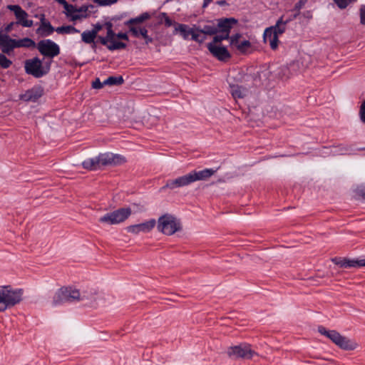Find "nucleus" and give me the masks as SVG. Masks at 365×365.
<instances>
[{"label": "nucleus", "mask_w": 365, "mask_h": 365, "mask_svg": "<svg viewBox=\"0 0 365 365\" xmlns=\"http://www.w3.org/2000/svg\"><path fill=\"white\" fill-rule=\"evenodd\" d=\"M23 290L10 286H0V312L19 304L22 299Z\"/></svg>", "instance_id": "f257e3e1"}, {"label": "nucleus", "mask_w": 365, "mask_h": 365, "mask_svg": "<svg viewBox=\"0 0 365 365\" xmlns=\"http://www.w3.org/2000/svg\"><path fill=\"white\" fill-rule=\"evenodd\" d=\"M291 21V19L284 20L282 16L273 26L267 28L264 30L263 38L265 43H268L272 50L278 47L279 36L282 34L286 30V25Z\"/></svg>", "instance_id": "f03ea898"}, {"label": "nucleus", "mask_w": 365, "mask_h": 365, "mask_svg": "<svg viewBox=\"0 0 365 365\" xmlns=\"http://www.w3.org/2000/svg\"><path fill=\"white\" fill-rule=\"evenodd\" d=\"M85 298V295L81 294L78 289L71 287H61L55 293L52 304L58 306L66 302L83 300Z\"/></svg>", "instance_id": "7ed1b4c3"}, {"label": "nucleus", "mask_w": 365, "mask_h": 365, "mask_svg": "<svg viewBox=\"0 0 365 365\" xmlns=\"http://www.w3.org/2000/svg\"><path fill=\"white\" fill-rule=\"evenodd\" d=\"M156 223L158 230L165 235H173L182 229L180 220L168 213L160 216Z\"/></svg>", "instance_id": "20e7f679"}, {"label": "nucleus", "mask_w": 365, "mask_h": 365, "mask_svg": "<svg viewBox=\"0 0 365 365\" xmlns=\"http://www.w3.org/2000/svg\"><path fill=\"white\" fill-rule=\"evenodd\" d=\"M319 332L329 338L333 343L344 350H354L357 347V343L341 335L335 330H327L325 327L319 326Z\"/></svg>", "instance_id": "39448f33"}, {"label": "nucleus", "mask_w": 365, "mask_h": 365, "mask_svg": "<svg viewBox=\"0 0 365 365\" xmlns=\"http://www.w3.org/2000/svg\"><path fill=\"white\" fill-rule=\"evenodd\" d=\"M51 63V61L43 63L38 57H34L25 61L24 68L27 74L38 78L48 73Z\"/></svg>", "instance_id": "423d86ee"}, {"label": "nucleus", "mask_w": 365, "mask_h": 365, "mask_svg": "<svg viewBox=\"0 0 365 365\" xmlns=\"http://www.w3.org/2000/svg\"><path fill=\"white\" fill-rule=\"evenodd\" d=\"M106 26H107L106 36V37H100L101 43L103 45L106 46L107 48L110 51L125 48L126 47V44L123 42L117 41L115 40V37L120 38V39L128 41V37L127 34L118 33V34H115L112 29V24L110 23H108L106 24Z\"/></svg>", "instance_id": "0eeeda50"}, {"label": "nucleus", "mask_w": 365, "mask_h": 365, "mask_svg": "<svg viewBox=\"0 0 365 365\" xmlns=\"http://www.w3.org/2000/svg\"><path fill=\"white\" fill-rule=\"evenodd\" d=\"M131 215V209L124 207L106 213L101 217L98 221L107 225H116L123 222Z\"/></svg>", "instance_id": "6e6552de"}, {"label": "nucleus", "mask_w": 365, "mask_h": 365, "mask_svg": "<svg viewBox=\"0 0 365 365\" xmlns=\"http://www.w3.org/2000/svg\"><path fill=\"white\" fill-rule=\"evenodd\" d=\"M195 27L196 25H194L192 28H190L187 24H178L175 30L180 34L184 40H187L191 36L192 41L202 43L205 41L206 38L197 34Z\"/></svg>", "instance_id": "1a4fd4ad"}, {"label": "nucleus", "mask_w": 365, "mask_h": 365, "mask_svg": "<svg viewBox=\"0 0 365 365\" xmlns=\"http://www.w3.org/2000/svg\"><path fill=\"white\" fill-rule=\"evenodd\" d=\"M229 356L238 359H250L253 357L256 353L252 350L251 346L248 344H241L237 346H230L227 349Z\"/></svg>", "instance_id": "9d476101"}, {"label": "nucleus", "mask_w": 365, "mask_h": 365, "mask_svg": "<svg viewBox=\"0 0 365 365\" xmlns=\"http://www.w3.org/2000/svg\"><path fill=\"white\" fill-rule=\"evenodd\" d=\"M37 48L42 55L51 58L60 53L58 45L50 39L40 41L37 44Z\"/></svg>", "instance_id": "9b49d317"}, {"label": "nucleus", "mask_w": 365, "mask_h": 365, "mask_svg": "<svg viewBox=\"0 0 365 365\" xmlns=\"http://www.w3.org/2000/svg\"><path fill=\"white\" fill-rule=\"evenodd\" d=\"M94 7L93 5H83L78 8L72 5V8L69 9L66 16L71 21H76L88 17L91 13V9Z\"/></svg>", "instance_id": "f8f14e48"}, {"label": "nucleus", "mask_w": 365, "mask_h": 365, "mask_svg": "<svg viewBox=\"0 0 365 365\" xmlns=\"http://www.w3.org/2000/svg\"><path fill=\"white\" fill-rule=\"evenodd\" d=\"M8 9L14 12L17 25L23 27H31L34 25L33 20L29 19V14L20 6L9 5Z\"/></svg>", "instance_id": "ddd939ff"}, {"label": "nucleus", "mask_w": 365, "mask_h": 365, "mask_svg": "<svg viewBox=\"0 0 365 365\" xmlns=\"http://www.w3.org/2000/svg\"><path fill=\"white\" fill-rule=\"evenodd\" d=\"M194 178L192 173V171L187 175L183 176H180L174 180H169L167 181L165 185L161 188L162 190H165L166 188H169L171 190L175 189L177 187H181L184 186H187L192 182H194Z\"/></svg>", "instance_id": "4468645a"}, {"label": "nucleus", "mask_w": 365, "mask_h": 365, "mask_svg": "<svg viewBox=\"0 0 365 365\" xmlns=\"http://www.w3.org/2000/svg\"><path fill=\"white\" fill-rule=\"evenodd\" d=\"M156 225V220L150 219L144 222L130 225L126 227L127 232L134 235H138L140 232L148 233L150 232Z\"/></svg>", "instance_id": "2eb2a0df"}, {"label": "nucleus", "mask_w": 365, "mask_h": 365, "mask_svg": "<svg viewBox=\"0 0 365 365\" xmlns=\"http://www.w3.org/2000/svg\"><path fill=\"white\" fill-rule=\"evenodd\" d=\"M100 163L101 166L116 165L125 162L123 156L112 153L99 154Z\"/></svg>", "instance_id": "dca6fc26"}, {"label": "nucleus", "mask_w": 365, "mask_h": 365, "mask_svg": "<svg viewBox=\"0 0 365 365\" xmlns=\"http://www.w3.org/2000/svg\"><path fill=\"white\" fill-rule=\"evenodd\" d=\"M207 47L210 53L219 61H225L230 58V54L225 46L209 43Z\"/></svg>", "instance_id": "f3484780"}, {"label": "nucleus", "mask_w": 365, "mask_h": 365, "mask_svg": "<svg viewBox=\"0 0 365 365\" xmlns=\"http://www.w3.org/2000/svg\"><path fill=\"white\" fill-rule=\"evenodd\" d=\"M237 20L235 18H222L217 19L215 26H217V34L227 33L230 35L231 29L234 25L237 24Z\"/></svg>", "instance_id": "a211bd4d"}, {"label": "nucleus", "mask_w": 365, "mask_h": 365, "mask_svg": "<svg viewBox=\"0 0 365 365\" xmlns=\"http://www.w3.org/2000/svg\"><path fill=\"white\" fill-rule=\"evenodd\" d=\"M16 48V39L6 34L0 35V49L4 53L9 54Z\"/></svg>", "instance_id": "6ab92c4d"}, {"label": "nucleus", "mask_w": 365, "mask_h": 365, "mask_svg": "<svg viewBox=\"0 0 365 365\" xmlns=\"http://www.w3.org/2000/svg\"><path fill=\"white\" fill-rule=\"evenodd\" d=\"M195 29L197 34L204 36L205 38L206 35L212 36L217 34V26H215V21H207L202 27L196 26Z\"/></svg>", "instance_id": "aec40b11"}, {"label": "nucleus", "mask_w": 365, "mask_h": 365, "mask_svg": "<svg viewBox=\"0 0 365 365\" xmlns=\"http://www.w3.org/2000/svg\"><path fill=\"white\" fill-rule=\"evenodd\" d=\"M42 96V90L33 88L21 95V98L25 101H36Z\"/></svg>", "instance_id": "412c9836"}, {"label": "nucleus", "mask_w": 365, "mask_h": 365, "mask_svg": "<svg viewBox=\"0 0 365 365\" xmlns=\"http://www.w3.org/2000/svg\"><path fill=\"white\" fill-rule=\"evenodd\" d=\"M215 172L216 170L212 168H206L200 171L193 170L192 171V173L193 175L194 181L195 182L198 180H205L214 175Z\"/></svg>", "instance_id": "4be33fe9"}, {"label": "nucleus", "mask_w": 365, "mask_h": 365, "mask_svg": "<svg viewBox=\"0 0 365 365\" xmlns=\"http://www.w3.org/2000/svg\"><path fill=\"white\" fill-rule=\"evenodd\" d=\"M82 165L86 170H96L98 169L101 166L99 155L85 160L82 163Z\"/></svg>", "instance_id": "5701e85b"}, {"label": "nucleus", "mask_w": 365, "mask_h": 365, "mask_svg": "<svg viewBox=\"0 0 365 365\" xmlns=\"http://www.w3.org/2000/svg\"><path fill=\"white\" fill-rule=\"evenodd\" d=\"M36 43L30 38L26 37L21 39H16V48H34Z\"/></svg>", "instance_id": "b1692460"}, {"label": "nucleus", "mask_w": 365, "mask_h": 365, "mask_svg": "<svg viewBox=\"0 0 365 365\" xmlns=\"http://www.w3.org/2000/svg\"><path fill=\"white\" fill-rule=\"evenodd\" d=\"M346 268H359L365 267V258L362 259H345Z\"/></svg>", "instance_id": "393cba45"}, {"label": "nucleus", "mask_w": 365, "mask_h": 365, "mask_svg": "<svg viewBox=\"0 0 365 365\" xmlns=\"http://www.w3.org/2000/svg\"><path fill=\"white\" fill-rule=\"evenodd\" d=\"M230 93L234 98H242L245 96V89L238 85H230Z\"/></svg>", "instance_id": "a878e982"}, {"label": "nucleus", "mask_w": 365, "mask_h": 365, "mask_svg": "<svg viewBox=\"0 0 365 365\" xmlns=\"http://www.w3.org/2000/svg\"><path fill=\"white\" fill-rule=\"evenodd\" d=\"M96 38V31L86 30V31H84L81 34L82 41L84 43H88V44L93 43Z\"/></svg>", "instance_id": "bb28decb"}, {"label": "nucleus", "mask_w": 365, "mask_h": 365, "mask_svg": "<svg viewBox=\"0 0 365 365\" xmlns=\"http://www.w3.org/2000/svg\"><path fill=\"white\" fill-rule=\"evenodd\" d=\"M56 31L58 34H74V33L80 32L79 30H78L73 26H59V27L56 28Z\"/></svg>", "instance_id": "cd10ccee"}, {"label": "nucleus", "mask_w": 365, "mask_h": 365, "mask_svg": "<svg viewBox=\"0 0 365 365\" xmlns=\"http://www.w3.org/2000/svg\"><path fill=\"white\" fill-rule=\"evenodd\" d=\"M124 82V80L121 76H110L104 81V84L113 86V85H121Z\"/></svg>", "instance_id": "c85d7f7f"}, {"label": "nucleus", "mask_w": 365, "mask_h": 365, "mask_svg": "<svg viewBox=\"0 0 365 365\" xmlns=\"http://www.w3.org/2000/svg\"><path fill=\"white\" fill-rule=\"evenodd\" d=\"M150 15L148 13H143L139 16L133 19H130L126 22L127 25H134L136 24L142 23L143 21L147 20L149 19Z\"/></svg>", "instance_id": "c756f323"}, {"label": "nucleus", "mask_w": 365, "mask_h": 365, "mask_svg": "<svg viewBox=\"0 0 365 365\" xmlns=\"http://www.w3.org/2000/svg\"><path fill=\"white\" fill-rule=\"evenodd\" d=\"M38 30L42 31L46 36H48L53 32L54 29L49 22L43 21Z\"/></svg>", "instance_id": "7c9ffc66"}, {"label": "nucleus", "mask_w": 365, "mask_h": 365, "mask_svg": "<svg viewBox=\"0 0 365 365\" xmlns=\"http://www.w3.org/2000/svg\"><path fill=\"white\" fill-rule=\"evenodd\" d=\"M251 47V43L247 40H244L236 46L240 53H245Z\"/></svg>", "instance_id": "2f4dec72"}, {"label": "nucleus", "mask_w": 365, "mask_h": 365, "mask_svg": "<svg viewBox=\"0 0 365 365\" xmlns=\"http://www.w3.org/2000/svg\"><path fill=\"white\" fill-rule=\"evenodd\" d=\"M215 36L213 38V40L211 43H214L215 45H217L218 43H221L223 40L229 39L230 35L227 33H220V34Z\"/></svg>", "instance_id": "473e14b6"}, {"label": "nucleus", "mask_w": 365, "mask_h": 365, "mask_svg": "<svg viewBox=\"0 0 365 365\" xmlns=\"http://www.w3.org/2000/svg\"><path fill=\"white\" fill-rule=\"evenodd\" d=\"M12 62L7 58L4 54H0V67L3 68H8L11 65Z\"/></svg>", "instance_id": "72a5a7b5"}, {"label": "nucleus", "mask_w": 365, "mask_h": 365, "mask_svg": "<svg viewBox=\"0 0 365 365\" xmlns=\"http://www.w3.org/2000/svg\"><path fill=\"white\" fill-rule=\"evenodd\" d=\"M140 36H142L145 39L147 44L152 42L153 39L148 36V30L145 27H142L140 29Z\"/></svg>", "instance_id": "f704fd0d"}, {"label": "nucleus", "mask_w": 365, "mask_h": 365, "mask_svg": "<svg viewBox=\"0 0 365 365\" xmlns=\"http://www.w3.org/2000/svg\"><path fill=\"white\" fill-rule=\"evenodd\" d=\"M128 26H129V31L132 34V35L135 38L140 37V29L142 27H139V26H137L135 25H128Z\"/></svg>", "instance_id": "c9c22d12"}, {"label": "nucleus", "mask_w": 365, "mask_h": 365, "mask_svg": "<svg viewBox=\"0 0 365 365\" xmlns=\"http://www.w3.org/2000/svg\"><path fill=\"white\" fill-rule=\"evenodd\" d=\"M100 6H110L118 1V0H93Z\"/></svg>", "instance_id": "e433bc0d"}, {"label": "nucleus", "mask_w": 365, "mask_h": 365, "mask_svg": "<svg viewBox=\"0 0 365 365\" xmlns=\"http://www.w3.org/2000/svg\"><path fill=\"white\" fill-rule=\"evenodd\" d=\"M359 115L360 120L363 123H365V100L361 103V105L360 106Z\"/></svg>", "instance_id": "4c0bfd02"}, {"label": "nucleus", "mask_w": 365, "mask_h": 365, "mask_svg": "<svg viewBox=\"0 0 365 365\" xmlns=\"http://www.w3.org/2000/svg\"><path fill=\"white\" fill-rule=\"evenodd\" d=\"M240 37L241 35L240 34H237L230 37L229 39L230 40V44L236 47L240 43V42H241L240 41Z\"/></svg>", "instance_id": "58836bf2"}, {"label": "nucleus", "mask_w": 365, "mask_h": 365, "mask_svg": "<svg viewBox=\"0 0 365 365\" xmlns=\"http://www.w3.org/2000/svg\"><path fill=\"white\" fill-rule=\"evenodd\" d=\"M353 0H334L340 9H345Z\"/></svg>", "instance_id": "ea45409f"}, {"label": "nucleus", "mask_w": 365, "mask_h": 365, "mask_svg": "<svg viewBox=\"0 0 365 365\" xmlns=\"http://www.w3.org/2000/svg\"><path fill=\"white\" fill-rule=\"evenodd\" d=\"M59 4H61L63 6V14L66 15L67 12H69V9L72 8V4H68L66 0H58Z\"/></svg>", "instance_id": "a19ab883"}, {"label": "nucleus", "mask_w": 365, "mask_h": 365, "mask_svg": "<svg viewBox=\"0 0 365 365\" xmlns=\"http://www.w3.org/2000/svg\"><path fill=\"white\" fill-rule=\"evenodd\" d=\"M345 259L346 258H344V259H341V258H334L332 259V262L339 266L340 267H342V268H346V261H345Z\"/></svg>", "instance_id": "79ce46f5"}, {"label": "nucleus", "mask_w": 365, "mask_h": 365, "mask_svg": "<svg viewBox=\"0 0 365 365\" xmlns=\"http://www.w3.org/2000/svg\"><path fill=\"white\" fill-rule=\"evenodd\" d=\"M103 86H106V84H104V81L101 82L99 78H96L92 83L93 88L96 89H100L103 88Z\"/></svg>", "instance_id": "37998d69"}, {"label": "nucleus", "mask_w": 365, "mask_h": 365, "mask_svg": "<svg viewBox=\"0 0 365 365\" xmlns=\"http://www.w3.org/2000/svg\"><path fill=\"white\" fill-rule=\"evenodd\" d=\"M360 22L361 24L365 25V6L360 8Z\"/></svg>", "instance_id": "c03bdc74"}, {"label": "nucleus", "mask_w": 365, "mask_h": 365, "mask_svg": "<svg viewBox=\"0 0 365 365\" xmlns=\"http://www.w3.org/2000/svg\"><path fill=\"white\" fill-rule=\"evenodd\" d=\"M165 16V24L167 26H170L173 24L172 20L166 15V14H163Z\"/></svg>", "instance_id": "a18cd8bd"}, {"label": "nucleus", "mask_w": 365, "mask_h": 365, "mask_svg": "<svg viewBox=\"0 0 365 365\" xmlns=\"http://www.w3.org/2000/svg\"><path fill=\"white\" fill-rule=\"evenodd\" d=\"M103 26L101 24H96L95 26H94V28L93 30H91L92 31H96V35L98 34V33L102 29Z\"/></svg>", "instance_id": "49530a36"}, {"label": "nucleus", "mask_w": 365, "mask_h": 365, "mask_svg": "<svg viewBox=\"0 0 365 365\" xmlns=\"http://www.w3.org/2000/svg\"><path fill=\"white\" fill-rule=\"evenodd\" d=\"M306 1H302V0H300L297 4H296V7L297 9H300L305 3Z\"/></svg>", "instance_id": "de8ad7c7"}, {"label": "nucleus", "mask_w": 365, "mask_h": 365, "mask_svg": "<svg viewBox=\"0 0 365 365\" xmlns=\"http://www.w3.org/2000/svg\"><path fill=\"white\" fill-rule=\"evenodd\" d=\"M212 0H203L202 7H207Z\"/></svg>", "instance_id": "09e8293b"}, {"label": "nucleus", "mask_w": 365, "mask_h": 365, "mask_svg": "<svg viewBox=\"0 0 365 365\" xmlns=\"http://www.w3.org/2000/svg\"><path fill=\"white\" fill-rule=\"evenodd\" d=\"M16 24V22H11L8 25L7 30L11 29V28Z\"/></svg>", "instance_id": "8fccbe9b"}, {"label": "nucleus", "mask_w": 365, "mask_h": 365, "mask_svg": "<svg viewBox=\"0 0 365 365\" xmlns=\"http://www.w3.org/2000/svg\"><path fill=\"white\" fill-rule=\"evenodd\" d=\"M226 4V1L225 0L218 1V4L220 5H224Z\"/></svg>", "instance_id": "3c124183"}, {"label": "nucleus", "mask_w": 365, "mask_h": 365, "mask_svg": "<svg viewBox=\"0 0 365 365\" xmlns=\"http://www.w3.org/2000/svg\"><path fill=\"white\" fill-rule=\"evenodd\" d=\"M361 192L362 197L365 198V188L364 190H362Z\"/></svg>", "instance_id": "603ef678"}]
</instances>
